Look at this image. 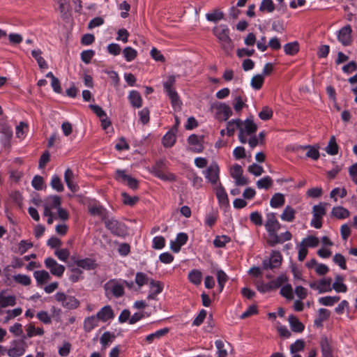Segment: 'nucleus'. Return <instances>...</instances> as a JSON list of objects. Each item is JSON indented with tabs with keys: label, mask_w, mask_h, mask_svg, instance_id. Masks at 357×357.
<instances>
[{
	"label": "nucleus",
	"mask_w": 357,
	"mask_h": 357,
	"mask_svg": "<svg viewBox=\"0 0 357 357\" xmlns=\"http://www.w3.org/2000/svg\"><path fill=\"white\" fill-rule=\"evenodd\" d=\"M96 316L100 321L106 322L108 320L112 319L114 314L110 305H105L98 312Z\"/></svg>",
	"instance_id": "nucleus-15"
},
{
	"label": "nucleus",
	"mask_w": 357,
	"mask_h": 357,
	"mask_svg": "<svg viewBox=\"0 0 357 357\" xmlns=\"http://www.w3.org/2000/svg\"><path fill=\"white\" fill-rule=\"evenodd\" d=\"M265 227L267 231H278L280 229V224L277 220L274 213L267 214Z\"/></svg>",
	"instance_id": "nucleus-13"
},
{
	"label": "nucleus",
	"mask_w": 357,
	"mask_h": 357,
	"mask_svg": "<svg viewBox=\"0 0 357 357\" xmlns=\"http://www.w3.org/2000/svg\"><path fill=\"white\" fill-rule=\"evenodd\" d=\"M211 109L216 110L215 116L219 121H227L232 115L231 107L225 103L215 102L211 105Z\"/></svg>",
	"instance_id": "nucleus-5"
},
{
	"label": "nucleus",
	"mask_w": 357,
	"mask_h": 357,
	"mask_svg": "<svg viewBox=\"0 0 357 357\" xmlns=\"http://www.w3.org/2000/svg\"><path fill=\"white\" fill-rule=\"evenodd\" d=\"M151 279L147 275L142 272H137L135 275V282L138 286V288H141L144 284H150Z\"/></svg>",
	"instance_id": "nucleus-34"
},
{
	"label": "nucleus",
	"mask_w": 357,
	"mask_h": 357,
	"mask_svg": "<svg viewBox=\"0 0 357 357\" xmlns=\"http://www.w3.org/2000/svg\"><path fill=\"white\" fill-rule=\"evenodd\" d=\"M259 116L261 120L267 121L273 116V110L270 107L265 106L259 113Z\"/></svg>",
	"instance_id": "nucleus-63"
},
{
	"label": "nucleus",
	"mask_w": 357,
	"mask_h": 357,
	"mask_svg": "<svg viewBox=\"0 0 357 357\" xmlns=\"http://www.w3.org/2000/svg\"><path fill=\"white\" fill-rule=\"evenodd\" d=\"M100 320L96 315L88 317L84 321V329L86 332H90L98 325Z\"/></svg>",
	"instance_id": "nucleus-19"
},
{
	"label": "nucleus",
	"mask_w": 357,
	"mask_h": 357,
	"mask_svg": "<svg viewBox=\"0 0 357 357\" xmlns=\"http://www.w3.org/2000/svg\"><path fill=\"white\" fill-rule=\"evenodd\" d=\"M47 205L52 208H59L61 205V198L58 195L50 196L47 197Z\"/></svg>",
	"instance_id": "nucleus-60"
},
{
	"label": "nucleus",
	"mask_w": 357,
	"mask_h": 357,
	"mask_svg": "<svg viewBox=\"0 0 357 357\" xmlns=\"http://www.w3.org/2000/svg\"><path fill=\"white\" fill-rule=\"evenodd\" d=\"M105 227L114 235L118 236H124L127 234V227L123 223L119 222L118 220L111 218L104 220Z\"/></svg>",
	"instance_id": "nucleus-3"
},
{
	"label": "nucleus",
	"mask_w": 357,
	"mask_h": 357,
	"mask_svg": "<svg viewBox=\"0 0 357 357\" xmlns=\"http://www.w3.org/2000/svg\"><path fill=\"white\" fill-rule=\"evenodd\" d=\"M123 54L128 62L133 61L137 56V52L131 47H126L123 50Z\"/></svg>",
	"instance_id": "nucleus-47"
},
{
	"label": "nucleus",
	"mask_w": 357,
	"mask_h": 357,
	"mask_svg": "<svg viewBox=\"0 0 357 357\" xmlns=\"http://www.w3.org/2000/svg\"><path fill=\"white\" fill-rule=\"evenodd\" d=\"M16 304L15 296H4L3 293L0 294V307L5 308L8 306H14Z\"/></svg>",
	"instance_id": "nucleus-27"
},
{
	"label": "nucleus",
	"mask_w": 357,
	"mask_h": 357,
	"mask_svg": "<svg viewBox=\"0 0 357 357\" xmlns=\"http://www.w3.org/2000/svg\"><path fill=\"white\" fill-rule=\"evenodd\" d=\"M305 346V342L303 340H297L294 343L291 344L289 347L291 354H296L304 349Z\"/></svg>",
	"instance_id": "nucleus-51"
},
{
	"label": "nucleus",
	"mask_w": 357,
	"mask_h": 357,
	"mask_svg": "<svg viewBox=\"0 0 357 357\" xmlns=\"http://www.w3.org/2000/svg\"><path fill=\"white\" fill-rule=\"evenodd\" d=\"M282 255L279 251H273L268 259H264L262 262L264 269H273L280 266Z\"/></svg>",
	"instance_id": "nucleus-7"
},
{
	"label": "nucleus",
	"mask_w": 357,
	"mask_h": 357,
	"mask_svg": "<svg viewBox=\"0 0 357 357\" xmlns=\"http://www.w3.org/2000/svg\"><path fill=\"white\" fill-rule=\"evenodd\" d=\"M115 337L116 336L114 333H110L109 331L105 332L100 339L102 349H105L109 345V344L112 343L114 340Z\"/></svg>",
	"instance_id": "nucleus-33"
},
{
	"label": "nucleus",
	"mask_w": 357,
	"mask_h": 357,
	"mask_svg": "<svg viewBox=\"0 0 357 357\" xmlns=\"http://www.w3.org/2000/svg\"><path fill=\"white\" fill-rule=\"evenodd\" d=\"M284 204V195L281 193H275L270 201V205L273 208H279Z\"/></svg>",
	"instance_id": "nucleus-39"
},
{
	"label": "nucleus",
	"mask_w": 357,
	"mask_h": 357,
	"mask_svg": "<svg viewBox=\"0 0 357 357\" xmlns=\"http://www.w3.org/2000/svg\"><path fill=\"white\" fill-rule=\"evenodd\" d=\"M167 95L171 100V104L175 111H180L181 109L182 102L176 91L167 93Z\"/></svg>",
	"instance_id": "nucleus-26"
},
{
	"label": "nucleus",
	"mask_w": 357,
	"mask_h": 357,
	"mask_svg": "<svg viewBox=\"0 0 357 357\" xmlns=\"http://www.w3.org/2000/svg\"><path fill=\"white\" fill-rule=\"evenodd\" d=\"M42 51L40 50H33L31 51V56L36 60L40 69H47L48 65L45 60L41 56Z\"/></svg>",
	"instance_id": "nucleus-30"
},
{
	"label": "nucleus",
	"mask_w": 357,
	"mask_h": 357,
	"mask_svg": "<svg viewBox=\"0 0 357 357\" xmlns=\"http://www.w3.org/2000/svg\"><path fill=\"white\" fill-rule=\"evenodd\" d=\"M1 142L4 148H9L10 146V140L13 137L12 128L6 123L0 126Z\"/></svg>",
	"instance_id": "nucleus-10"
},
{
	"label": "nucleus",
	"mask_w": 357,
	"mask_h": 357,
	"mask_svg": "<svg viewBox=\"0 0 357 357\" xmlns=\"http://www.w3.org/2000/svg\"><path fill=\"white\" fill-rule=\"evenodd\" d=\"M216 275H217L218 286L220 288V292H221L223 290L225 284L227 282L229 278L222 270L217 271Z\"/></svg>",
	"instance_id": "nucleus-45"
},
{
	"label": "nucleus",
	"mask_w": 357,
	"mask_h": 357,
	"mask_svg": "<svg viewBox=\"0 0 357 357\" xmlns=\"http://www.w3.org/2000/svg\"><path fill=\"white\" fill-rule=\"evenodd\" d=\"M105 288L106 290H109L116 298L121 297L124 294L123 284H119L115 280H110L107 282L105 284Z\"/></svg>",
	"instance_id": "nucleus-11"
},
{
	"label": "nucleus",
	"mask_w": 357,
	"mask_h": 357,
	"mask_svg": "<svg viewBox=\"0 0 357 357\" xmlns=\"http://www.w3.org/2000/svg\"><path fill=\"white\" fill-rule=\"evenodd\" d=\"M206 17L210 22H216L224 18V13L218 9H215L212 13H207Z\"/></svg>",
	"instance_id": "nucleus-44"
},
{
	"label": "nucleus",
	"mask_w": 357,
	"mask_h": 357,
	"mask_svg": "<svg viewBox=\"0 0 357 357\" xmlns=\"http://www.w3.org/2000/svg\"><path fill=\"white\" fill-rule=\"evenodd\" d=\"M176 132L173 129H171L164 135L162 144L165 147L169 148L174 146L176 139Z\"/></svg>",
	"instance_id": "nucleus-20"
},
{
	"label": "nucleus",
	"mask_w": 357,
	"mask_h": 357,
	"mask_svg": "<svg viewBox=\"0 0 357 357\" xmlns=\"http://www.w3.org/2000/svg\"><path fill=\"white\" fill-rule=\"evenodd\" d=\"M213 33L221 43L226 54H229L234 48L233 42L229 37V29L226 25H220L213 29Z\"/></svg>",
	"instance_id": "nucleus-1"
},
{
	"label": "nucleus",
	"mask_w": 357,
	"mask_h": 357,
	"mask_svg": "<svg viewBox=\"0 0 357 357\" xmlns=\"http://www.w3.org/2000/svg\"><path fill=\"white\" fill-rule=\"evenodd\" d=\"M264 77L262 75L258 74L252 77L250 84L256 90H259L264 84Z\"/></svg>",
	"instance_id": "nucleus-46"
},
{
	"label": "nucleus",
	"mask_w": 357,
	"mask_h": 357,
	"mask_svg": "<svg viewBox=\"0 0 357 357\" xmlns=\"http://www.w3.org/2000/svg\"><path fill=\"white\" fill-rule=\"evenodd\" d=\"M304 149H307L306 156L312 158L314 160H317L319 158V152L318 149L314 146L307 145L303 147Z\"/></svg>",
	"instance_id": "nucleus-50"
},
{
	"label": "nucleus",
	"mask_w": 357,
	"mask_h": 357,
	"mask_svg": "<svg viewBox=\"0 0 357 357\" xmlns=\"http://www.w3.org/2000/svg\"><path fill=\"white\" fill-rule=\"evenodd\" d=\"M343 278L337 275L335 277V282L333 284L331 287L332 289H334L337 292H346L347 290V286L342 282Z\"/></svg>",
	"instance_id": "nucleus-37"
},
{
	"label": "nucleus",
	"mask_w": 357,
	"mask_h": 357,
	"mask_svg": "<svg viewBox=\"0 0 357 357\" xmlns=\"http://www.w3.org/2000/svg\"><path fill=\"white\" fill-rule=\"evenodd\" d=\"M116 179L121 182H126L129 188L132 190L138 188V181L131 176L126 174L125 170L117 169L116 171Z\"/></svg>",
	"instance_id": "nucleus-8"
},
{
	"label": "nucleus",
	"mask_w": 357,
	"mask_h": 357,
	"mask_svg": "<svg viewBox=\"0 0 357 357\" xmlns=\"http://www.w3.org/2000/svg\"><path fill=\"white\" fill-rule=\"evenodd\" d=\"M121 196L123 197V202L126 205L134 206L139 201L138 197H130L128 193L124 192L121 193Z\"/></svg>",
	"instance_id": "nucleus-56"
},
{
	"label": "nucleus",
	"mask_w": 357,
	"mask_h": 357,
	"mask_svg": "<svg viewBox=\"0 0 357 357\" xmlns=\"http://www.w3.org/2000/svg\"><path fill=\"white\" fill-rule=\"evenodd\" d=\"M351 27L350 25H347L342 27L340 31L337 36L338 40L344 45L348 46L351 43Z\"/></svg>",
	"instance_id": "nucleus-12"
},
{
	"label": "nucleus",
	"mask_w": 357,
	"mask_h": 357,
	"mask_svg": "<svg viewBox=\"0 0 357 357\" xmlns=\"http://www.w3.org/2000/svg\"><path fill=\"white\" fill-rule=\"evenodd\" d=\"M340 299V297L338 296H324L321 297L319 298V303L321 305H325V306H332L337 302H338Z\"/></svg>",
	"instance_id": "nucleus-40"
},
{
	"label": "nucleus",
	"mask_w": 357,
	"mask_h": 357,
	"mask_svg": "<svg viewBox=\"0 0 357 357\" xmlns=\"http://www.w3.org/2000/svg\"><path fill=\"white\" fill-rule=\"evenodd\" d=\"M330 317V311L325 308H321L318 311V317L314 321L317 327H322L323 321L327 320Z\"/></svg>",
	"instance_id": "nucleus-23"
},
{
	"label": "nucleus",
	"mask_w": 357,
	"mask_h": 357,
	"mask_svg": "<svg viewBox=\"0 0 357 357\" xmlns=\"http://www.w3.org/2000/svg\"><path fill=\"white\" fill-rule=\"evenodd\" d=\"M256 185L259 189H268L273 185V180L269 176H266L258 180Z\"/></svg>",
	"instance_id": "nucleus-42"
},
{
	"label": "nucleus",
	"mask_w": 357,
	"mask_h": 357,
	"mask_svg": "<svg viewBox=\"0 0 357 357\" xmlns=\"http://www.w3.org/2000/svg\"><path fill=\"white\" fill-rule=\"evenodd\" d=\"M219 167L216 162L211 163L205 171V177L213 185L219 181Z\"/></svg>",
	"instance_id": "nucleus-9"
},
{
	"label": "nucleus",
	"mask_w": 357,
	"mask_h": 357,
	"mask_svg": "<svg viewBox=\"0 0 357 357\" xmlns=\"http://www.w3.org/2000/svg\"><path fill=\"white\" fill-rule=\"evenodd\" d=\"M338 148L339 147L336 142L335 137L333 135L331 136L328 143V145L325 149L326 153L331 155H336L338 153Z\"/></svg>",
	"instance_id": "nucleus-32"
},
{
	"label": "nucleus",
	"mask_w": 357,
	"mask_h": 357,
	"mask_svg": "<svg viewBox=\"0 0 357 357\" xmlns=\"http://www.w3.org/2000/svg\"><path fill=\"white\" fill-rule=\"evenodd\" d=\"M150 291H154L155 294H160L162 291L163 285L160 281H156L153 279L150 280Z\"/></svg>",
	"instance_id": "nucleus-62"
},
{
	"label": "nucleus",
	"mask_w": 357,
	"mask_h": 357,
	"mask_svg": "<svg viewBox=\"0 0 357 357\" xmlns=\"http://www.w3.org/2000/svg\"><path fill=\"white\" fill-rule=\"evenodd\" d=\"M268 234V239L267 241L269 245L274 247L278 243H282V238L278 234V231H267Z\"/></svg>",
	"instance_id": "nucleus-41"
},
{
	"label": "nucleus",
	"mask_w": 357,
	"mask_h": 357,
	"mask_svg": "<svg viewBox=\"0 0 357 357\" xmlns=\"http://www.w3.org/2000/svg\"><path fill=\"white\" fill-rule=\"evenodd\" d=\"M215 344L218 349V357H227V350L225 348V343L222 340H218L215 342Z\"/></svg>",
	"instance_id": "nucleus-58"
},
{
	"label": "nucleus",
	"mask_w": 357,
	"mask_h": 357,
	"mask_svg": "<svg viewBox=\"0 0 357 357\" xmlns=\"http://www.w3.org/2000/svg\"><path fill=\"white\" fill-rule=\"evenodd\" d=\"M203 136L199 137L195 134L189 136L188 142L190 145L192 146L191 150L195 153H200L204 150V146L201 143Z\"/></svg>",
	"instance_id": "nucleus-14"
},
{
	"label": "nucleus",
	"mask_w": 357,
	"mask_h": 357,
	"mask_svg": "<svg viewBox=\"0 0 357 357\" xmlns=\"http://www.w3.org/2000/svg\"><path fill=\"white\" fill-rule=\"evenodd\" d=\"M331 215L338 219H344L349 216V211L342 206H335L332 208Z\"/></svg>",
	"instance_id": "nucleus-28"
},
{
	"label": "nucleus",
	"mask_w": 357,
	"mask_h": 357,
	"mask_svg": "<svg viewBox=\"0 0 357 357\" xmlns=\"http://www.w3.org/2000/svg\"><path fill=\"white\" fill-rule=\"evenodd\" d=\"M215 195L218 199V201L220 204H229V199L227 194L225 190V188L222 187L221 183H219L217 187L215 188Z\"/></svg>",
	"instance_id": "nucleus-24"
},
{
	"label": "nucleus",
	"mask_w": 357,
	"mask_h": 357,
	"mask_svg": "<svg viewBox=\"0 0 357 357\" xmlns=\"http://www.w3.org/2000/svg\"><path fill=\"white\" fill-rule=\"evenodd\" d=\"M26 336L24 335L21 339L14 340L10 342V347L7 350V354L9 357H20L24 355L27 347L25 342Z\"/></svg>",
	"instance_id": "nucleus-2"
},
{
	"label": "nucleus",
	"mask_w": 357,
	"mask_h": 357,
	"mask_svg": "<svg viewBox=\"0 0 357 357\" xmlns=\"http://www.w3.org/2000/svg\"><path fill=\"white\" fill-rule=\"evenodd\" d=\"M243 128V121L240 119H232L227 123V134L231 137L234 134L236 129L241 130Z\"/></svg>",
	"instance_id": "nucleus-16"
},
{
	"label": "nucleus",
	"mask_w": 357,
	"mask_h": 357,
	"mask_svg": "<svg viewBox=\"0 0 357 357\" xmlns=\"http://www.w3.org/2000/svg\"><path fill=\"white\" fill-rule=\"evenodd\" d=\"M14 280L22 285L27 286L31 284V278L29 276L23 274H18L14 276Z\"/></svg>",
	"instance_id": "nucleus-61"
},
{
	"label": "nucleus",
	"mask_w": 357,
	"mask_h": 357,
	"mask_svg": "<svg viewBox=\"0 0 357 357\" xmlns=\"http://www.w3.org/2000/svg\"><path fill=\"white\" fill-rule=\"evenodd\" d=\"M230 240V238L226 235L218 236L214 239L213 244L216 248H223Z\"/></svg>",
	"instance_id": "nucleus-53"
},
{
	"label": "nucleus",
	"mask_w": 357,
	"mask_h": 357,
	"mask_svg": "<svg viewBox=\"0 0 357 357\" xmlns=\"http://www.w3.org/2000/svg\"><path fill=\"white\" fill-rule=\"evenodd\" d=\"M288 321L290 325V328L293 332L301 333L304 330V325L298 320V319L291 314L289 317Z\"/></svg>",
	"instance_id": "nucleus-18"
},
{
	"label": "nucleus",
	"mask_w": 357,
	"mask_h": 357,
	"mask_svg": "<svg viewBox=\"0 0 357 357\" xmlns=\"http://www.w3.org/2000/svg\"><path fill=\"white\" fill-rule=\"evenodd\" d=\"M319 239L318 238L310 236L305 238H304L301 243L303 245H305V247L314 248L319 245Z\"/></svg>",
	"instance_id": "nucleus-54"
},
{
	"label": "nucleus",
	"mask_w": 357,
	"mask_h": 357,
	"mask_svg": "<svg viewBox=\"0 0 357 357\" xmlns=\"http://www.w3.org/2000/svg\"><path fill=\"white\" fill-rule=\"evenodd\" d=\"M75 264L77 265L78 267L86 270H91L95 268L94 261L89 258L77 260L75 261Z\"/></svg>",
	"instance_id": "nucleus-36"
},
{
	"label": "nucleus",
	"mask_w": 357,
	"mask_h": 357,
	"mask_svg": "<svg viewBox=\"0 0 357 357\" xmlns=\"http://www.w3.org/2000/svg\"><path fill=\"white\" fill-rule=\"evenodd\" d=\"M9 331L16 337L24 336L22 325L20 323H15L14 325L11 326L9 328Z\"/></svg>",
	"instance_id": "nucleus-64"
},
{
	"label": "nucleus",
	"mask_w": 357,
	"mask_h": 357,
	"mask_svg": "<svg viewBox=\"0 0 357 357\" xmlns=\"http://www.w3.org/2000/svg\"><path fill=\"white\" fill-rule=\"evenodd\" d=\"M322 357H333L332 347L326 337H322L320 342Z\"/></svg>",
	"instance_id": "nucleus-21"
},
{
	"label": "nucleus",
	"mask_w": 357,
	"mask_h": 357,
	"mask_svg": "<svg viewBox=\"0 0 357 357\" xmlns=\"http://www.w3.org/2000/svg\"><path fill=\"white\" fill-rule=\"evenodd\" d=\"M44 334V330L42 328H36L34 325L30 324L26 328V337H32L34 335H43Z\"/></svg>",
	"instance_id": "nucleus-43"
},
{
	"label": "nucleus",
	"mask_w": 357,
	"mask_h": 357,
	"mask_svg": "<svg viewBox=\"0 0 357 357\" xmlns=\"http://www.w3.org/2000/svg\"><path fill=\"white\" fill-rule=\"evenodd\" d=\"M128 99L132 107L139 108L142 105V99L139 93L137 91H130Z\"/></svg>",
	"instance_id": "nucleus-25"
},
{
	"label": "nucleus",
	"mask_w": 357,
	"mask_h": 357,
	"mask_svg": "<svg viewBox=\"0 0 357 357\" xmlns=\"http://www.w3.org/2000/svg\"><path fill=\"white\" fill-rule=\"evenodd\" d=\"M168 328H164L157 331L153 333H151L146 337V340L149 343H151L154 339H159L162 336H165L169 332Z\"/></svg>",
	"instance_id": "nucleus-38"
},
{
	"label": "nucleus",
	"mask_w": 357,
	"mask_h": 357,
	"mask_svg": "<svg viewBox=\"0 0 357 357\" xmlns=\"http://www.w3.org/2000/svg\"><path fill=\"white\" fill-rule=\"evenodd\" d=\"M275 8V5L272 0H262L259 6V10L261 12L272 13Z\"/></svg>",
	"instance_id": "nucleus-49"
},
{
	"label": "nucleus",
	"mask_w": 357,
	"mask_h": 357,
	"mask_svg": "<svg viewBox=\"0 0 357 357\" xmlns=\"http://www.w3.org/2000/svg\"><path fill=\"white\" fill-rule=\"evenodd\" d=\"M326 205V203H320L318 205H314L312 208V215H317L320 218H323L326 215V208L325 206Z\"/></svg>",
	"instance_id": "nucleus-52"
},
{
	"label": "nucleus",
	"mask_w": 357,
	"mask_h": 357,
	"mask_svg": "<svg viewBox=\"0 0 357 357\" xmlns=\"http://www.w3.org/2000/svg\"><path fill=\"white\" fill-rule=\"evenodd\" d=\"M319 282V294L329 292L332 290L331 278H324L318 281Z\"/></svg>",
	"instance_id": "nucleus-29"
},
{
	"label": "nucleus",
	"mask_w": 357,
	"mask_h": 357,
	"mask_svg": "<svg viewBox=\"0 0 357 357\" xmlns=\"http://www.w3.org/2000/svg\"><path fill=\"white\" fill-rule=\"evenodd\" d=\"M298 50V43L297 42L289 43L284 46V51L288 55L296 54Z\"/></svg>",
	"instance_id": "nucleus-48"
},
{
	"label": "nucleus",
	"mask_w": 357,
	"mask_h": 357,
	"mask_svg": "<svg viewBox=\"0 0 357 357\" xmlns=\"http://www.w3.org/2000/svg\"><path fill=\"white\" fill-rule=\"evenodd\" d=\"M287 281V278L284 275L278 276L275 280H273L270 282L272 289H275L282 286L284 282Z\"/></svg>",
	"instance_id": "nucleus-57"
},
{
	"label": "nucleus",
	"mask_w": 357,
	"mask_h": 357,
	"mask_svg": "<svg viewBox=\"0 0 357 357\" xmlns=\"http://www.w3.org/2000/svg\"><path fill=\"white\" fill-rule=\"evenodd\" d=\"M189 280L195 285L201 284L202 279V273L197 269H193L188 274Z\"/></svg>",
	"instance_id": "nucleus-35"
},
{
	"label": "nucleus",
	"mask_w": 357,
	"mask_h": 357,
	"mask_svg": "<svg viewBox=\"0 0 357 357\" xmlns=\"http://www.w3.org/2000/svg\"><path fill=\"white\" fill-rule=\"evenodd\" d=\"M45 265L50 270L51 274L58 278H61L63 275L66 269L63 265L58 264L52 257H47L45 259Z\"/></svg>",
	"instance_id": "nucleus-6"
},
{
	"label": "nucleus",
	"mask_w": 357,
	"mask_h": 357,
	"mask_svg": "<svg viewBox=\"0 0 357 357\" xmlns=\"http://www.w3.org/2000/svg\"><path fill=\"white\" fill-rule=\"evenodd\" d=\"M248 171L255 176H261L264 172L261 166L255 163L250 165L248 168Z\"/></svg>",
	"instance_id": "nucleus-59"
},
{
	"label": "nucleus",
	"mask_w": 357,
	"mask_h": 357,
	"mask_svg": "<svg viewBox=\"0 0 357 357\" xmlns=\"http://www.w3.org/2000/svg\"><path fill=\"white\" fill-rule=\"evenodd\" d=\"M296 211L290 206H287L280 218L282 220L287 222H292L295 219Z\"/></svg>",
	"instance_id": "nucleus-31"
},
{
	"label": "nucleus",
	"mask_w": 357,
	"mask_h": 357,
	"mask_svg": "<svg viewBox=\"0 0 357 357\" xmlns=\"http://www.w3.org/2000/svg\"><path fill=\"white\" fill-rule=\"evenodd\" d=\"M55 299L61 305L66 309L73 310L76 309L79 305V301L73 296H67L63 292H57L55 294Z\"/></svg>",
	"instance_id": "nucleus-4"
},
{
	"label": "nucleus",
	"mask_w": 357,
	"mask_h": 357,
	"mask_svg": "<svg viewBox=\"0 0 357 357\" xmlns=\"http://www.w3.org/2000/svg\"><path fill=\"white\" fill-rule=\"evenodd\" d=\"M33 276L38 285H42L51 279L50 273L45 270L35 271Z\"/></svg>",
	"instance_id": "nucleus-22"
},
{
	"label": "nucleus",
	"mask_w": 357,
	"mask_h": 357,
	"mask_svg": "<svg viewBox=\"0 0 357 357\" xmlns=\"http://www.w3.org/2000/svg\"><path fill=\"white\" fill-rule=\"evenodd\" d=\"M51 186L57 192H62L64 189L60 178L57 175H54L51 180Z\"/></svg>",
	"instance_id": "nucleus-55"
},
{
	"label": "nucleus",
	"mask_w": 357,
	"mask_h": 357,
	"mask_svg": "<svg viewBox=\"0 0 357 357\" xmlns=\"http://www.w3.org/2000/svg\"><path fill=\"white\" fill-rule=\"evenodd\" d=\"M243 128L247 135H252L257 130V126L254 123L253 116H250L243 121Z\"/></svg>",
	"instance_id": "nucleus-17"
}]
</instances>
